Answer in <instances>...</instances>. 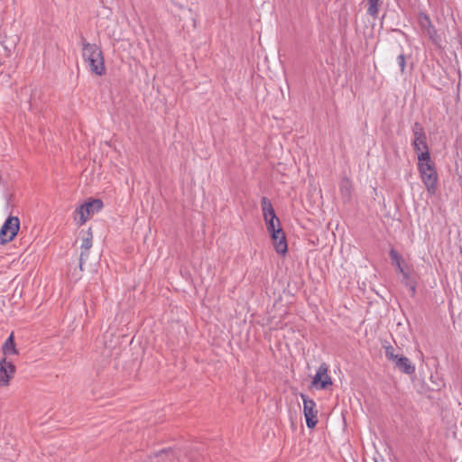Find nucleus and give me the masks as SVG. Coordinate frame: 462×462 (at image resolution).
Instances as JSON below:
<instances>
[{
    "label": "nucleus",
    "mask_w": 462,
    "mask_h": 462,
    "mask_svg": "<svg viewBox=\"0 0 462 462\" xmlns=\"http://www.w3.org/2000/svg\"><path fill=\"white\" fill-rule=\"evenodd\" d=\"M419 23L422 29L426 30L428 34L432 37L433 33H436L435 28L432 25L430 18L424 13L419 14Z\"/></svg>",
    "instance_id": "15"
},
{
    "label": "nucleus",
    "mask_w": 462,
    "mask_h": 462,
    "mask_svg": "<svg viewBox=\"0 0 462 462\" xmlns=\"http://www.w3.org/2000/svg\"><path fill=\"white\" fill-rule=\"evenodd\" d=\"M389 256H390V258L392 260V263L395 265L396 271L398 273H401L403 270H405V268H403L402 265V256L400 255V254L396 250L392 248L390 250V252H389Z\"/></svg>",
    "instance_id": "17"
},
{
    "label": "nucleus",
    "mask_w": 462,
    "mask_h": 462,
    "mask_svg": "<svg viewBox=\"0 0 462 462\" xmlns=\"http://www.w3.org/2000/svg\"><path fill=\"white\" fill-rule=\"evenodd\" d=\"M400 273L402 276L401 282L411 291V296H414L416 294L417 282L412 273L407 269L403 270Z\"/></svg>",
    "instance_id": "13"
},
{
    "label": "nucleus",
    "mask_w": 462,
    "mask_h": 462,
    "mask_svg": "<svg viewBox=\"0 0 462 462\" xmlns=\"http://www.w3.org/2000/svg\"><path fill=\"white\" fill-rule=\"evenodd\" d=\"M16 371L15 365L12 361H7L6 357L0 360V386H7L14 377Z\"/></svg>",
    "instance_id": "10"
},
{
    "label": "nucleus",
    "mask_w": 462,
    "mask_h": 462,
    "mask_svg": "<svg viewBox=\"0 0 462 462\" xmlns=\"http://www.w3.org/2000/svg\"><path fill=\"white\" fill-rule=\"evenodd\" d=\"M368 1V8L367 14L371 15L373 18H377L380 7V0H367Z\"/></svg>",
    "instance_id": "18"
},
{
    "label": "nucleus",
    "mask_w": 462,
    "mask_h": 462,
    "mask_svg": "<svg viewBox=\"0 0 462 462\" xmlns=\"http://www.w3.org/2000/svg\"><path fill=\"white\" fill-rule=\"evenodd\" d=\"M339 190L342 198L345 200H349L352 194V183L351 180L347 177H344L341 180L339 185Z\"/></svg>",
    "instance_id": "16"
},
{
    "label": "nucleus",
    "mask_w": 462,
    "mask_h": 462,
    "mask_svg": "<svg viewBox=\"0 0 462 462\" xmlns=\"http://www.w3.org/2000/svg\"><path fill=\"white\" fill-rule=\"evenodd\" d=\"M80 236L82 243L80 245L81 253L79 255V269L82 271L84 262L88 259L89 254V249L92 247L93 234L91 232V229L88 228L87 231L82 230L80 232Z\"/></svg>",
    "instance_id": "9"
},
{
    "label": "nucleus",
    "mask_w": 462,
    "mask_h": 462,
    "mask_svg": "<svg viewBox=\"0 0 462 462\" xmlns=\"http://www.w3.org/2000/svg\"><path fill=\"white\" fill-rule=\"evenodd\" d=\"M3 180V177L0 175V182Z\"/></svg>",
    "instance_id": "22"
},
{
    "label": "nucleus",
    "mask_w": 462,
    "mask_h": 462,
    "mask_svg": "<svg viewBox=\"0 0 462 462\" xmlns=\"http://www.w3.org/2000/svg\"><path fill=\"white\" fill-rule=\"evenodd\" d=\"M171 449H162L159 453H156V456H162V455H168L169 453H171Z\"/></svg>",
    "instance_id": "21"
},
{
    "label": "nucleus",
    "mask_w": 462,
    "mask_h": 462,
    "mask_svg": "<svg viewBox=\"0 0 462 462\" xmlns=\"http://www.w3.org/2000/svg\"><path fill=\"white\" fill-rule=\"evenodd\" d=\"M20 228V220L17 217H8L0 228V244L5 245L14 239Z\"/></svg>",
    "instance_id": "4"
},
{
    "label": "nucleus",
    "mask_w": 462,
    "mask_h": 462,
    "mask_svg": "<svg viewBox=\"0 0 462 462\" xmlns=\"http://www.w3.org/2000/svg\"><path fill=\"white\" fill-rule=\"evenodd\" d=\"M418 170L426 189L430 195H434L438 189V173L430 152L418 153Z\"/></svg>",
    "instance_id": "2"
},
{
    "label": "nucleus",
    "mask_w": 462,
    "mask_h": 462,
    "mask_svg": "<svg viewBox=\"0 0 462 462\" xmlns=\"http://www.w3.org/2000/svg\"><path fill=\"white\" fill-rule=\"evenodd\" d=\"M328 366L326 364H322L319 365L313 380L311 382V385L316 389L325 390L332 385V379L328 374Z\"/></svg>",
    "instance_id": "8"
},
{
    "label": "nucleus",
    "mask_w": 462,
    "mask_h": 462,
    "mask_svg": "<svg viewBox=\"0 0 462 462\" xmlns=\"http://www.w3.org/2000/svg\"><path fill=\"white\" fill-rule=\"evenodd\" d=\"M412 134L414 136L412 146L415 152L420 153L421 152H430L427 144V136L422 125L415 122L412 125Z\"/></svg>",
    "instance_id": "6"
},
{
    "label": "nucleus",
    "mask_w": 462,
    "mask_h": 462,
    "mask_svg": "<svg viewBox=\"0 0 462 462\" xmlns=\"http://www.w3.org/2000/svg\"><path fill=\"white\" fill-rule=\"evenodd\" d=\"M397 62H398L401 71L403 72L405 69V65H406L404 54L401 53L397 56Z\"/></svg>",
    "instance_id": "20"
},
{
    "label": "nucleus",
    "mask_w": 462,
    "mask_h": 462,
    "mask_svg": "<svg viewBox=\"0 0 462 462\" xmlns=\"http://www.w3.org/2000/svg\"><path fill=\"white\" fill-rule=\"evenodd\" d=\"M300 397L303 401V411L307 427L309 429H314L318 423L316 402L303 393H300Z\"/></svg>",
    "instance_id": "7"
},
{
    "label": "nucleus",
    "mask_w": 462,
    "mask_h": 462,
    "mask_svg": "<svg viewBox=\"0 0 462 462\" xmlns=\"http://www.w3.org/2000/svg\"><path fill=\"white\" fill-rule=\"evenodd\" d=\"M393 362L397 369L406 374H412L415 373V366L411 363L409 358L404 356H398Z\"/></svg>",
    "instance_id": "12"
},
{
    "label": "nucleus",
    "mask_w": 462,
    "mask_h": 462,
    "mask_svg": "<svg viewBox=\"0 0 462 462\" xmlns=\"http://www.w3.org/2000/svg\"><path fill=\"white\" fill-rule=\"evenodd\" d=\"M383 347L384 348L385 356L389 361L393 362L399 356L394 353V347L393 346L383 344Z\"/></svg>",
    "instance_id": "19"
},
{
    "label": "nucleus",
    "mask_w": 462,
    "mask_h": 462,
    "mask_svg": "<svg viewBox=\"0 0 462 462\" xmlns=\"http://www.w3.org/2000/svg\"><path fill=\"white\" fill-rule=\"evenodd\" d=\"M2 353L4 354L5 357L7 358L10 355H17L18 350L16 349L15 342H14V332L10 334V336L7 337L5 342L2 346Z\"/></svg>",
    "instance_id": "14"
},
{
    "label": "nucleus",
    "mask_w": 462,
    "mask_h": 462,
    "mask_svg": "<svg viewBox=\"0 0 462 462\" xmlns=\"http://www.w3.org/2000/svg\"><path fill=\"white\" fill-rule=\"evenodd\" d=\"M82 46V56L88 63L90 71L97 76H102L106 72L105 60L103 52L99 46L87 42L84 36L80 37Z\"/></svg>",
    "instance_id": "1"
},
{
    "label": "nucleus",
    "mask_w": 462,
    "mask_h": 462,
    "mask_svg": "<svg viewBox=\"0 0 462 462\" xmlns=\"http://www.w3.org/2000/svg\"><path fill=\"white\" fill-rule=\"evenodd\" d=\"M270 235L276 253L282 255H285L288 251V245L285 234L282 227L277 228L276 232H273Z\"/></svg>",
    "instance_id": "11"
},
{
    "label": "nucleus",
    "mask_w": 462,
    "mask_h": 462,
    "mask_svg": "<svg viewBox=\"0 0 462 462\" xmlns=\"http://www.w3.org/2000/svg\"><path fill=\"white\" fill-rule=\"evenodd\" d=\"M261 207L268 232L270 234L276 232L277 228L281 227V222L276 217L271 201L266 197L261 199Z\"/></svg>",
    "instance_id": "3"
},
{
    "label": "nucleus",
    "mask_w": 462,
    "mask_h": 462,
    "mask_svg": "<svg viewBox=\"0 0 462 462\" xmlns=\"http://www.w3.org/2000/svg\"><path fill=\"white\" fill-rule=\"evenodd\" d=\"M103 206V201L98 199H93L89 202L81 205L74 212L75 220H77L78 216H79V225L84 224L91 215L101 210Z\"/></svg>",
    "instance_id": "5"
}]
</instances>
